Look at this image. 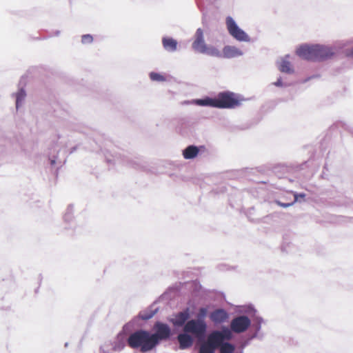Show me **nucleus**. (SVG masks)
I'll return each mask as SVG.
<instances>
[{
    "label": "nucleus",
    "mask_w": 353,
    "mask_h": 353,
    "mask_svg": "<svg viewBox=\"0 0 353 353\" xmlns=\"http://www.w3.org/2000/svg\"><path fill=\"white\" fill-rule=\"evenodd\" d=\"M296 54L305 60L322 61L334 56V48L328 45L304 43L296 48Z\"/></svg>",
    "instance_id": "nucleus-1"
},
{
    "label": "nucleus",
    "mask_w": 353,
    "mask_h": 353,
    "mask_svg": "<svg viewBox=\"0 0 353 353\" xmlns=\"http://www.w3.org/2000/svg\"><path fill=\"white\" fill-rule=\"evenodd\" d=\"M129 347L139 349L143 353L148 352L155 348L151 337V332L139 329L131 333L127 339Z\"/></svg>",
    "instance_id": "nucleus-2"
},
{
    "label": "nucleus",
    "mask_w": 353,
    "mask_h": 353,
    "mask_svg": "<svg viewBox=\"0 0 353 353\" xmlns=\"http://www.w3.org/2000/svg\"><path fill=\"white\" fill-rule=\"evenodd\" d=\"M227 337L225 334H222L219 330L211 332L206 338L202 341H197L199 344L198 353H215L218 345Z\"/></svg>",
    "instance_id": "nucleus-3"
},
{
    "label": "nucleus",
    "mask_w": 353,
    "mask_h": 353,
    "mask_svg": "<svg viewBox=\"0 0 353 353\" xmlns=\"http://www.w3.org/2000/svg\"><path fill=\"white\" fill-rule=\"evenodd\" d=\"M245 100L240 95L233 92H220L216 96V108L233 109L240 106Z\"/></svg>",
    "instance_id": "nucleus-4"
},
{
    "label": "nucleus",
    "mask_w": 353,
    "mask_h": 353,
    "mask_svg": "<svg viewBox=\"0 0 353 353\" xmlns=\"http://www.w3.org/2000/svg\"><path fill=\"white\" fill-rule=\"evenodd\" d=\"M207 330L208 325L205 321L195 319L188 321L183 327V331L189 333L197 341H202L205 338Z\"/></svg>",
    "instance_id": "nucleus-5"
},
{
    "label": "nucleus",
    "mask_w": 353,
    "mask_h": 353,
    "mask_svg": "<svg viewBox=\"0 0 353 353\" xmlns=\"http://www.w3.org/2000/svg\"><path fill=\"white\" fill-rule=\"evenodd\" d=\"M151 337L155 347L163 341L169 339L172 333L169 325L161 321H156L153 325Z\"/></svg>",
    "instance_id": "nucleus-6"
},
{
    "label": "nucleus",
    "mask_w": 353,
    "mask_h": 353,
    "mask_svg": "<svg viewBox=\"0 0 353 353\" xmlns=\"http://www.w3.org/2000/svg\"><path fill=\"white\" fill-rule=\"evenodd\" d=\"M225 23L229 34L236 41L241 42H249L250 41L249 35L239 27L232 17H226Z\"/></svg>",
    "instance_id": "nucleus-7"
},
{
    "label": "nucleus",
    "mask_w": 353,
    "mask_h": 353,
    "mask_svg": "<svg viewBox=\"0 0 353 353\" xmlns=\"http://www.w3.org/2000/svg\"><path fill=\"white\" fill-rule=\"evenodd\" d=\"M252 321L245 315H239L234 317L230 323L229 330L236 334L245 332L250 327Z\"/></svg>",
    "instance_id": "nucleus-8"
},
{
    "label": "nucleus",
    "mask_w": 353,
    "mask_h": 353,
    "mask_svg": "<svg viewBox=\"0 0 353 353\" xmlns=\"http://www.w3.org/2000/svg\"><path fill=\"white\" fill-rule=\"evenodd\" d=\"M222 334H225L227 337L224 336L223 339L218 345L220 353H234L235 350V346L225 341L230 340L232 338V334L229 328L226 326H223L220 330H219Z\"/></svg>",
    "instance_id": "nucleus-9"
},
{
    "label": "nucleus",
    "mask_w": 353,
    "mask_h": 353,
    "mask_svg": "<svg viewBox=\"0 0 353 353\" xmlns=\"http://www.w3.org/2000/svg\"><path fill=\"white\" fill-rule=\"evenodd\" d=\"M207 46L203 29L201 28H197L194 35V41L192 43V49L196 52L201 54L202 52H205Z\"/></svg>",
    "instance_id": "nucleus-10"
},
{
    "label": "nucleus",
    "mask_w": 353,
    "mask_h": 353,
    "mask_svg": "<svg viewBox=\"0 0 353 353\" xmlns=\"http://www.w3.org/2000/svg\"><path fill=\"white\" fill-rule=\"evenodd\" d=\"M190 316V309L188 307L185 308L183 311L176 313L173 315V317L169 319V321L174 326V327H181L185 325L188 321H189V318Z\"/></svg>",
    "instance_id": "nucleus-11"
},
{
    "label": "nucleus",
    "mask_w": 353,
    "mask_h": 353,
    "mask_svg": "<svg viewBox=\"0 0 353 353\" xmlns=\"http://www.w3.org/2000/svg\"><path fill=\"white\" fill-rule=\"evenodd\" d=\"M177 341L180 350H186L194 343V336L186 332H183L177 335Z\"/></svg>",
    "instance_id": "nucleus-12"
},
{
    "label": "nucleus",
    "mask_w": 353,
    "mask_h": 353,
    "mask_svg": "<svg viewBox=\"0 0 353 353\" xmlns=\"http://www.w3.org/2000/svg\"><path fill=\"white\" fill-rule=\"evenodd\" d=\"M290 55L286 54L276 62L278 69L283 73L292 74L294 72V70L289 61Z\"/></svg>",
    "instance_id": "nucleus-13"
},
{
    "label": "nucleus",
    "mask_w": 353,
    "mask_h": 353,
    "mask_svg": "<svg viewBox=\"0 0 353 353\" xmlns=\"http://www.w3.org/2000/svg\"><path fill=\"white\" fill-rule=\"evenodd\" d=\"M228 318V312L223 309H217L212 312L210 319L214 324H220L225 322Z\"/></svg>",
    "instance_id": "nucleus-14"
},
{
    "label": "nucleus",
    "mask_w": 353,
    "mask_h": 353,
    "mask_svg": "<svg viewBox=\"0 0 353 353\" xmlns=\"http://www.w3.org/2000/svg\"><path fill=\"white\" fill-rule=\"evenodd\" d=\"M243 54V52L234 46H225L223 48L222 57L226 59L238 57L242 56Z\"/></svg>",
    "instance_id": "nucleus-15"
},
{
    "label": "nucleus",
    "mask_w": 353,
    "mask_h": 353,
    "mask_svg": "<svg viewBox=\"0 0 353 353\" xmlns=\"http://www.w3.org/2000/svg\"><path fill=\"white\" fill-rule=\"evenodd\" d=\"M162 45L164 50L168 52H174L177 50L178 42L172 37H163Z\"/></svg>",
    "instance_id": "nucleus-16"
},
{
    "label": "nucleus",
    "mask_w": 353,
    "mask_h": 353,
    "mask_svg": "<svg viewBox=\"0 0 353 353\" xmlns=\"http://www.w3.org/2000/svg\"><path fill=\"white\" fill-rule=\"evenodd\" d=\"M159 311L158 307L150 305L146 309L141 310L139 313V318L143 321H148L152 319Z\"/></svg>",
    "instance_id": "nucleus-17"
},
{
    "label": "nucleus",
    "mask_w": 353,
    "mask_h": 353,
    "mask_svg": "<svg viewBox=\"0 0 353 353\" xmlns=\"http://www.w3.org/2000/svg\"><path fill=\"white\" fill-rule=\"evenodd\" d=\"M192 101L197 105L216 108V97L210 98L209 97H206L203 99H194Z\"/></svg>",
    "instance_id": "nucleus-18"
},
{
    "label": "nucleus",
    "mask_w": 353,
    "mask_h": 353,
    "mask_svg": "<svg viewBox=\"0 0 353 353\" xmlns=\"http://www.w3.org/2000/svg\"><path fill=\"white\" fill-rule=\"evenodd\" d=\"M199 152V150L197 146L191 145L183 150V156L185 159H192L198 155Z\"/></svg>",
    "instance_id": "nucleus-19"
},
{
    "label": "nucleus",
    "mask_w": 353,
    "mask_h": 353,
    "mask_svg": "<svg viewBox=\"0 0 353 353\" xmlns=\"http://www.w3.org/2000/svg\"><path fill=\"white\" fill-rule=\"evenodd\" d=\"M203 54H208L214 57H221L222 53L219 50L212 46H207L205 52H202Z\"/></svg>",
    "instance_id": "nucleus-20"
},
{
    "label": "nucleus",
    "mask_w": 353,
    "mask_h": 353,
    "mask_svg": "<svg viewBox=\"0 0 353 353\" xmlns=\"http://www.w3.org/2000/svg\"><path fill=\"white\" fill-rule=\"evenodd\" d=\"M16 96V108L19 109V107L23 104V101L26 97V91L23 88H21L15 94Z\"/></svg>",
    "instance_id": "nucleus-21"
},
{
    "label": "nucleus",
    "mask_w": 353,
    "mask_h": 353,
    "mask_svg": "<svg viewBox=\"0 0 353 353\" xmlns=\"http://www.w3.org/2000/svg\"><path fill=\"white\" fill-rule=\"evenodd\" d=\"M263 322V319L262 317L258 316H254V318L252 319V324L253 329L256 332H259V331L261 329V325H262Z\"/></svg>",
    "instance_id": "nucleus-22"
},
{
    "label": "nucleus",
    "mask_w": 353,
    "mask_h": 353,
    "mask_svg": "<svg viewBox=\"0 0 353 353\" xmlns=\"http://www.w3.org/2000/svg\"><path fill=\"white\" fill-rule=\"evenodd\" d=\"M149 76H150V79L153 81L163 82V81H165V80H166V79L164 76H163L162 74H161L159 73L154 72H151L149 74Z\"/></svg>",
    "instance_id": "nucleus-23"
},
{
    "label": "nucleus",
    "mask_w": 353,
    "mask_h": 353,
    "mask_svg": "<svg viewBox=\"0 0 353 353\" xmlns=\"http://www.w3.org/2000/svg\"><path fill=\"white\" fill-rule=\"evenodd\" d=\"M208 310L205 307H201L199 310V312L196 315V318L195 319H199L200 321H205V318L207 315Z\"/></svg>",
    "instance_id": "nucleus-24"
},
{
    "label": "nucleus",
    "mask_w": 353,
    "mask_h": 353,
    "mask_svg": "<svg viewBox=\"0 0 353 353\" xmlns=\"http://www.w3.org/2000/svg\"><path fill=\"white\" fill-rule=\"evenodd\" d=\"M93 37L91 34H83L81 37V43L83 44H90L92 43Z\"/></svg>",
    "instance_id": "nucleus-25"
},
{
    "label": "nucleus",
    "mask_w": 353,
    "mask_h": 353,
    "mask_svg": "<svg viewBox=\"0 0 353 353\" xmlns=\"http://www.w3.org/2000/svg\"><path fill=\"white\" fill-rule=\"evenodd\" d=\"M72 206H69L67 212L64 215V219L65 221H69L72 218Z\"/></svg>",
    "instance_id": "nucleus-26"
},
{
    "label": "nucleus",
    "mask_w": 353,
    "mask_h": 353,
    "mask_svg": "<svg viewBox=\"0 0 353 353\" xmlns=\"http://www.w3.org/2000/svg\"><path fill=\"white\" fill-rule=\"evenodd\" d=\"M276 203H277V205H279V206H281V207H282L283 208H287L288 207L292 206L294 204V202H292V203H282V202H281L279 201H277Z\"/></svg>",
    "instance_id": "nucleus-27"
},
{
    "label": "nucleus",
    "mask_w": 353,
    "mask_h": 353,
    "mask_svg": "<svg viewBox=\"0 0 353 353\" xmlns=\"http://www.w3.org/2000/svg\"><path fill=\"white\" fill-rule=\"evenodd\" d=\"M305 194H304V193H299H299H294V201H293L294 203L295 202H297L299 201V198H305Z\"/></svg>",
    "instance_id": "nucleus-28"
},
{
    "label": "nucleus",
    "mask_w": 353,
    "mask_h": 353,
    "mask_svg": "<svg viewBox=\"0 0 353 353\" xmlns=\"http://www.w3.org/2000/svg\"><path fill=\"white\" fill-rule=\"evenodd\" d=\"M254 339H263V336L260 335L259 332H256L254 330V332L252 334V336L250 337V340H252Z\"/></svg>",
    "instance_id": "nucleus-29"
},
{
    "label": "nucleus",
    "mask_w": 353,
    "mask_h": 353,
    "mask_svg": "<svg viewBox=\"0 0 353 353\" xmlns=\"http://www.w3.org/2000/svg\"><path fill=\"white\" fill-rule=\"evenodd\" d=\"M274 85L277 87L283 86V82H282L281 78L278 79L277 81L274 83Z\"/></svg>",
    "instance_id": "nucleus-30"
},
{
    "label": "nucleus",
    "mask_w": 353,
    "mask_h": 353,
    "mask_svg": "<svg viewBox=\"0 0 353 353\" xmlns=\"http://www.w3.org/2000/svg\"><path fill=\"white\" fill-rule=\"evenodd\" d=\"M347 55L348 57H353V48H352V49L349 52H347Z\"/></svg>",
    "instance_id": "nucleus-31"
},
{
    "label": "nucleus",
    "mask_w": 353,
    "mask_h": 353,
    "mask_svg": "<svg viewBox=\"0 0 353 353\" xmlns=\"http://www.w3.org/2000/svg\"><path fill=\"white\" fill-rule=\"evenodd\" d=\"M51 165H54L55 164V160H51Z\"/></svg>",
    "instance_id": "nucleus-32"
},
{
    "label": "nucleus",
    "mask_w": 353,
    "mask_h": 353,
    "mask_svg": "<svg viewBox=\"0 0 353 353\" xmlns=\"http://www.w3.org/2000/svg\"><path fill=\"white\" fill-rule=\"evenodd\" d=\"M59 31H57V32H56V35L57 36V35H59Z\"/></svg>",
    "instance_id": "nucleus-33"
},
{
    "label": "nucleus",
    "mask_w": 353,
    "mask_h": 353,
    "mask_svg": "<svg viewBox=\"0 0 353 353\" xmlns=\"http://www.w3.org/2000/svg\"><path fill=\"white\" fill-rule=\"evenodd\" d=\"M65 347L68 346V343H65Z\"/></svg>",
    "instance_id": "nucleus-34"
},
{
    "label": "nucleus",
    "mask_w": 353,
    "mask_h": 353,
    "mask_svg": "<svg viewBox=\"0 0 353 353\" xmlns=\"http://www.w3.org/2000/svg\"><path fill=\"white\" fill-rule=\"evenodd\" d=\"M128 326V324H126V325H125V327H124L125 328V327H127Z\"/></svg>",
    "instance_id": "nucleus-35"
}]
</instances>
